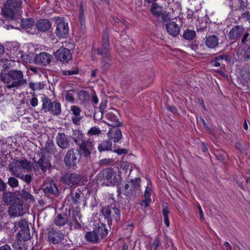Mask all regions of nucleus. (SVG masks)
<instances>
[{
  "instance_id": "12",
  "label": "nucleus",
  "mask_w": 250,
  "mask_h": 250,
  "mask_svg": "<svg viewBox=\"0 0 250 250\" xmlns=\"http://www.w3.org/2000/svg\"><path fill=\"white\" fill-rule=\"evenodd\" d=\"M30 164L26 160L17 161L13 164V165L9 166V170L13 174L17 177H20L21 173V169H28L30 168Z\"/></svg>"
},
{
  "instance_id": "22",
  "label": "nucleus",
  "mask_w": 250,
  "mask_h": 250,
  "mask_svg": "<svg viewBox=\"0 0 250 250\" xmlns=\"http://www.w3.org/2000/svg\"><path fill=\"white\" fill-rule=\"evenodd\" d=\"M72 112L71 119L72 123L76 125H80L82 117L81 116V109L76 105H72L70 107Z\"/></svg>"
},
{
  "instance_id": "4",
  "label": "nucleus",
  "mask_w": 250,
  "mask_h": 250,
  "mask_svg": "<svg viewBox=\"0 0 250 250\" xmlns=\"http://www.w3.org/2000/svg\"><path fill=\"white\" fill-rule=\"evenodd\" d=\"M140 182L141 179L140 178L130 179L128 183L118 188L117 190L118 195L123 194L128 197V199L134 198L137 193H138L140 190Z\"/></svg>"
},
{
  "instance_id": "28",
  "label": "nucleus",
  "mask_w": 250,
  "mask_h": 250,
  "mask_svg": "<svg viewBox=\"0 0 250 250\" xmlns=\"http://www.w3.org/2000/svg\"><path fill=\"white\" fill-rule=\"evenodd\" d=\"M85 238L87 241L93 243H97L99 241L98 236L94 230L87 232L85 234Z\"/></svg>"
},
{
  "instance_id": "18",
  "label": "nucleus",
  "mask_w": 250,
  "mask_h": 250,
  "mask_svg": "<svg viewBox=\"0 0 250 250\" xmlns=\"http://www.w3.org/2000/svg\"><path fill=\"white\" fill-rule=\"evenodd\" d=\"M42 189L44 194L49 196L50 195H56L58 193L59 190L56 185L53 182L45 181L42 185Z\"/></svg>"
},
{
  "instance_id": "19",
  "label": "nucleus",
  "mask_w": 250,
  "mask_h": 250,
  "mask_svg": "<svg viewBox=\"0 0 250 250\" xmlns=\"http://www.w3.org/2000/svg\"><path fill=\"white\" fill-rule=\"evenodd\" d=\"M52 56L46 52H42L36 55L34 62L37 64L46 65L51 61Z\"/></svg>"
},
{
  "instance_id": "64",
  "label": "nucleus",
  "mask_w": 250,
  "mask_h": 250,
  "mask_svg": "<svg viewBox=\"0 0 250 250\" xmlns=\"http://www.w3.org/2000/svg\"><path fill=\"white\" fill-rule=\"evenodd\" d=\"M114 151L120 155H121L123 154H126L127 153V150L125 148L118 149L115 150Z\"/></svg>"
},
{
  "instance_id": "44",
  "label": "nucleus",
  "mask_w": 250,
  "mask_h": 250,
  "mask_svg": "<svg viewBox=\"0 0 250 250\" xmlns=\"http://www.w3.org/2000/svg\"><path fill=\"white\" fill-rule=\"evenodd\" d=\"M15 215L21 216L23 215L25 211L23 208V205L21 204H18L15 207Z\"/></svg>"
},
{
  "instance_id": "24",
  "label": "nucleus",
  "mask_w": 250,
  "mask_h": 250,
  "mask_svg": "<svg viewBox=\"0 0 250 250\" xmlns=\"http://www.w3.org/2000/svg\"><path fill=\"white\" fill-rule=\"evenodd\" d=\"M36 27L39 31L45 32L51 28V24L49 20L42 19L37 21Z\"/></svg>"
},
{
  "instance_id": "51",
  "label": "nucleus",
  "mask_w": 250,
  "mask_h": 250,
  "mask_svg": "<svg viewBox=\"0 0 250 250\" xmlns=\"http://www.w3.org/2000/svg\"><path fill=\"white\" fill-rule=\"evenodd\" d=\"M7 5L11 7H18L20 4V1L18 2L17 0H7Z\"/></svg>"
},
{
  "instance_id": "7",
  "label": "nucleus",
  "mask_w": 250,
  "mask_h": 250,
  "mask_svg": "<svg viewBox=\"0 0 250 250\" xmlns=\"http://www.w3.org/2000/svg\"><path fill=\"white\" fill-rule=\"evenodd\" d=\"M42 108L45 112H49L53 115L58 116L61 113V104L57 101L52 102L47 97L42 99Z\"/></svg>"
},
{
  "instance_id": "2",
  "label": "nucleus",
  "mask_w": 250,
  "mask_h": 250,
  "mask_svg": "<svg viewBox=\"0 0 250 250\" xmlns=\"http://www.w3.org/2000/svg\"><path fill=\"white\" fill-rule=\"evenodd\" d=\"M97 54L102 56V67L107 69L110 65L111 55L109 46V37L107 29L104 30L102 40V47L97 50Z\"/></svg>"
},
{
  "instance_id": "52",
  "label": "nucleus",
  "mask_w": 250,
  "mask_h": 250,
  "mask_svg": "<svg viewBox=\"0 0 250 250\" xmlns=\"http://www.w3.org/2000/svg\"><path fill=\"white\" fill-rule=\"evenodd\" d=\"M160 245V241L158 238H155L151 244V250H156Z\"/></svg>"
},
{
  "instance_id": "8",
  "label": "nucleus",
  "mask_w": 250,
  "mask_h": 250,
  "mask_svg": "<svg viewBox=\"0 0 250 250\" xmlns=\"http://www.w3.org/2000/svg\"><path fill=\"white\" fill-rule=\"evenodd\" d=\"M83 176L76 173L66 172L61 177V181L68 187L80 185L83 180Z\"/></svg>"
},
{
  "instance_id": "35",
  "label": "nucleus",
  "mask_w": 250,
  "mask_h": 250,
  "mask_svg": "<svg viewBox=\"0 0 250 250\" xmlns=\"http://www.w3.org/2000/svg\"><path fill=\"white\" fill-rule=\"evenodd\" d=\"M2 15L6 18L13 19L15 16L14 11L11 8L5 7L2 9Z\"/></svg>"
},
{
  "instance_id": "11",
  "label": "nucleus",
  "mask_w": 250,
  "mask_h": 250,
  "mask_svg": "<svg viewBox=\"0 0 250 250\" xmlns=\"http://www.w3.org/2000/svg\"><path fill=\"white\" fill-rule=\"evenodd\" d=\"M81 155L79 151L77 149L68 150L64 158L65 165L69 167L75 166L79 161Z\"/></svg>"
},
{
  "instance_id": "16",
  "label": "nucleus",
  "mask_w": 250,
  "mask_h": 250,
  "mask_svg": "<svg viewBox=\"0 0 250 250\" xmlns=\"http://www.w3.org/2000/svg\"><path fill=\"white\" fill-rule=\"evenodd\" d=\"M81 150V153L83 156L86 158H89L91 155V151L93 150L94 145L90 139L87 140H83L79 145Z\"/></svg>"
},
{
  "instance_id": "46",
  "label": "nucleus",
  "mask_w": 250,
  "mask_h": 250,
  "mask_svg": "<svg viewBox=\"0 0 250 250\" xmlns=\"http://www.w3.org/2000/svg\"><path fill=\"white\" fill-rule=\"evenodd\" d=\"M242 37L241 40V44L244 45L248 41H250V34L248 32H244V34H242Z\"/></svg>"
},
{
  "instance_id": "61",
  "label": "nucleus",
  "mask_w": 250,
  "mask_h": 250,
  "mask_svg": "<svg viewBox=\"0 0 250 250\" xmlns=\"http://www.w3.org/2000/svg\"><path fill=\"white\" fill-rule=\"evenodd\" d=\"M112 159H104L100 161V164L101 165H106L111 162H112Z\"/></svg>"
},
{
  "instance_id": "5",
  "label": "nucleus",
  "mask_w": 250,
  "mask_h": 250,
  "mask_svg": "<svg viewBox=\"0 0 250 250\" xmlns=\"http://www.w3.org/2000/svg\"><path fill=\"white\" fill-rule=\"evenodd\" d=\"M32 167L36 175L43 177L47 170L51 167L50 160L44 155H42L38 161L32 163Z\"/></svg>"
},
{
  "instance_id": "38",
  "label": "nucleus",
  "mask_w": 250,
  "mask_h": 250,
  "mask_svg": "<svg viewBox=\"0 0 250 250\" xmlns=\"http://www.w3.org/2000/svg\"><path fill=\"white\" fill-rule=\"evenodd\" d=\"M78 99L82 103H85L89 100L88 93L83 90H81L78 93Z\"/></svg>"
},
{
  "instance_id": "55",
  "label": "nucleus",
  "mask_w": 250,
  "mask_h": 250,
  "mask_svg": "<svg viewBox=\"0 0 250 250\" xmlns=\"http://www.w3.org/2000/svg\"><path fill=\"white\" fill-rule=\"evenodd\" d=\"M151 202L150 198H146V199L143 200L140 203V205L142 207L146 208L148 207Z\"/></svg>"
},
{
  "instance_id": "30",
  "label": "nucleus",
  "mask_w": 250,
  "mask_h": 250,
  "mask_svg": "<svg viewBox=\"0 0 250 250\" xmlns=\"http://www.w3.org/2000/svg\"><path fill=\"white\" fill-rule=\"evenodd\" d=\"M83 135L79 130H73L72 139L77 145H80L83 141Z\"/></svg>"
},
{
  "instance_id": "26",
  "label": "nucleus",
  "mask_w": 250,
  "mask_h": 250,
  "mask_svg": "<svg viewBox=\"0 0 250 250\" xmlns=\"http://www.w3.org/2000/svg\"><path fill=\"white\" fill-rule=\"evenodd\" d=\"M68 218L66 214H58L54 220V224L59 227L63 226L67 224Z\"/></svg>"
},
{
  "instance_id": "48",
  "label": "nucleus",
  "mask_w": 250,
  "mask_h": 250,
  "mask_svg": "<svg viewBox=\"0 0 250 250\" xmlns=\"http://www.w3.org/2000/svg\"><path fill=\"white\" fill-rule=\"evenodd\" d=\"M8 183L9 185L12 188L17 187L19 185V182L17 179L13 177L9 178Z\"/></svg>"
},
{
  "instance_id": "14",
  "label": "nucleus",
  "mask_w": 250,
  "mask_h": 250,
  "mask_svg": "<svg viewBox=\"0 0 250 250\" xmlns=\"http://www.w3.org/2000/svg\"><path fill=\"white\" fill-rule=\"evenodd\" d=\"M118 111L115 109H111L108 111L105 115L107 121H104L108 125L112 127H118L122 125V123L120 122L117 116Z\"/></svg>"
},
{
  "instance_id": "63",
  "label": "nucleus",
  "mask_w": 250,
  "mask_h": 250,
  "mask_svg": "<svg viewBox=\"0 0 250 250\" xmlns=\"http://www.w3.org/2000/svg\"><path fill=\"white\" fill-rule=\"evenodd\" d=\"M150 189L147 187L146 188V190L145 192L144 196L146 198H150Z\"/></svg>"
},
{
  "instance_id": "1",
  "label": "nucleus",
  "mask_w": 250,
  "mask_h": 250,
  "mask_svg": "<svg viewBox=\"0 0 250 250\" xmlns=\"http://www.w3.org/2000/svg\"><path fill=\"white\" fill-rule=\"evenodd\" d=\"M23 77L22 71L17 69L11 70L0 77L1 81L6 83V86L8 89L26 85L27 80Z\"/></svg>"
},
{
  "instance_id": "54",
  "label": "nucleus",
  "mask_w": 250,
  "mask_h": 250,
  "mask_svg": "<svg viewBox=\"0 0 250 250\" xmlns=\"http://www.w3.org/2000/svg\"><path fill=\"white\" fill-rule=\"evenodd\" d=\"M161 16H162V21L164 22H167L170 20L168 13L166 11H164Z\"/></svg>"
},
{
  "instance_id": "42",
  "label": "nucleus",
  "mask_w": 250,
  "mask_h": 250,
  "mask_svg": "<svg viewBox=\"0 0 250 250\" xmlns=\"http://www.w3.org/2000/svg\"><path fill=\"white\" fill-rule=\"evenodd\" d=\"M101 133V130L95 126L91 127L87 132L88 136L99 135Z\"/></svg>"
},
{
  "instance_id": "33",
  "label": "nucleus",
  "mask_w": 250,
  "mask_h": 250,
  "mask_svg": "<svg viewBox=\"0 0 250 250\" xmlns=\"http://www.w3.org/2000/svg\"><path fill=\"white\" fill-rule=\"evenodd\" d=\"M2 200L6 204H9L15 200V196L12 192H4Z\"/></svg>"
},
{
  "instance_id": "56",
  "label": "nucleus",
  "mask_w": 250,
  "mask_h": 250,
  "mask_svg": "<svg viewBox=\"0 0 250 250\" xmlns=\"http://www.w3.org/2000/svg\"><path fill=\"white\" fill-rule=\"evenodd\" d=\"M65 100L66 101L73 103L74 102V98L73 95L71 93H67L65 95Z\"/></svg>"
},
{
  "instance_id": "37",
  "label": "nucleus",
  "mask_w": 250,
  "mask_h": 250,
  "mask_svg": "<svg viewBox=\"0 0 250 250\" xmlns=\"http://www.w3.org/2000/svg\"><path fill=\"white\" fill-rule=\"evenodd\" d=\"M228 56L226 54L219 55L215 58H214V64L213 66L215 67H219L221 66V63L220 61H222L223 60H225L226 61H228Z\"/></svg>"
},
{
  "instance_id": "10",
  "label": "nucleus",
  "mask_w": 250,
  "mask_h": 250,
  "mask_svg": "<svg viewBox=\"0 0 250 250\" xmlns=\"http://www.w3.org/2000/svg\"><path fill=\"white\" fill-rule=\"evenodd\" d=\"M55 24L56 26L55 33L59 38H65L68 35V23L65 22L63 18H55Z\"/></svg>"
},
{
  "instance_id": "36",
  "label": "nucleus",
  "mask_w": 250,
  "mask_h": 250,
  "mask_svg": "<svg viewBox=\"0 0 250 250\" xmlns=\"http://www.w3.org/2000/svg\"><path fill=\"white\" fill-rule=\"evenodd\" d=\"M81 194L82 193L80 190L74 193L72 191L70 192L72 202H73V204L78 205L80 203Z\"/></svg>"
},
{
  "instance_id": "13",
  "label": "nucleus",
  "mask_w": 250,
  "mask_h": 250,
  "mask_svg": "<svg viewBox=\"0 0 250 250\" xmlns=\"http://www.w3.org/2000/svg\"><path fill=\"white\" fill-rule=\"evenodd\" d=\"M47 238L49 242L53 244H59L64 239L63 233L56 228H50L47 232Z\"/></svg>"
},
{
  "instance_id": "62",
  "label": "nucleus",
  "mask_w": 250,
  "mask_h": 250,
  "mask_svg": "<svg viewBox=\"0 0 250 250\" xmlns=\"http://www.w3.org/2000/svg\"><path fill=\"white\" fill-rule=\"evenodd\" d=\"M99 102L98 98L95 94H93L92 98V103L93 105H96Z\"/></svg>"
},
{
  "instance_id": "45",
  "label": "nucleus",
  "mask_w": 250,
  "mask_h": 250,
  "mask_svg": "<svg viewBox=\"0 0 250 250\" xmlns=\"http://www.w3.org/2000/svg\"><path fill=\"white\" fill-rule=\"evenodd\" d=\"M14 250H26V248L24 244L21 241L20 242H15L13 244Z\"/></svg>"
},
{
  "instance_id": "58",
  "label": "nucleus",
  "mask_w": 250,
  "mask_h": 250,
  "mask_svg": "<svg viewBox=\"0 0 250 250\" xmlns=\"http://www.w3.org/2000/svg\"><path fill=\"white\" fill-rule=\"evenodd\" d=\"M73 227L76 229H81L82 228V225L76 219H74Z\"/></svg>"
},
{
  "instance_id": "29",
  "label": "nucleus",
  "mask_w": 250,
  "mask_h": 250,
  "mask_svg": "<svg viewBox=\"0 0 250 250\" xmlns=\"http://www.w3.org/2000/svg\"><path fill=\"white\" fill-rule=\"evenodd\" d=\"M112 143L110 140L102 141L98 145V149L100 152L111 150Z\"/></svg>"
},
{
  "instance_id": "21",
  "label": "nucleus",
  "mask_w": 250,
  "mask_h": 250,
  "mask_svg": "<svg viewBox=\"0 0 250 250\" xmlns=\"http://www.w3.org/2000/svg\"><path fill=\"white\" fill-rule=\"evenodd\" d=\"M110 140H113L114 143L118 142L122 138L121 130L117 127H112L110 128L107 133Z\"/></svg>"
},
{
  "instance_id": "27",
  "label": "nucleus",
  "mask_w": 250,
  "mask_h": 250,
  "mask_svg": "<svg viewBox=\"0 0 250 250\" xmlns=\"http://www.w3.org/2000/svg\"><path fill=\"white\" fill-rule=\"evenodd\" d=\"M96 232L98 237L100 236L101 238H104L106 237L108 234V229L105 226L104 224H101L100 226L94 229Z\"/></svg>"
},
{
  "instance_id": "17",
  "label": "nucleus",
  "mask_w": 250,
  "mask_h": 250,
  "mask_svg": "<svg viewBox=\"0 0 250 250\" xmlns=\"http://www.w3.org/2000/svg\"><path fill=\"white\" fill-rule=\"evenodd\" d=\"M245 30L242 25H235L229 31L228 34V38L234 41H237L242 35Z\"/></svg>"
},
{
  "instance_id": "39",
  "label": "nucleus",
  "mask_w": 250,
  "mask_h": 250,
  "mask_svg": "<svg viewBox=\"0 0 250 250\" xmlns=\"http://www.w3.org/2000/svg\"><path fill=\"white\" fill-rule=\"evenodd\" d=\"M80 69L78 67H75L72 70H62V74L64 76H71L78 75L80 73Z\"/></svg>"
},
{
  "instance_id": "50",
  "label": "nucleus",
  "mask_w": 250,
  "mask_h": 250,
  "mask_svg": "<svg viewBox=\"0 0 250 250\" xmlns=\"http://www.w3.org/2000/svg\"><path fill=\"white\" fill-rule=\"evenodd\" d=\"M88 198L90 200V206L92 208L95 207L98 205V202L94 194L89 195Z\"/></svg>"
},
{
  "instance_id": "59",
  "label": "nucleus",
  "mask_w": 250,
  "mask_h": 250,
  "mask_svg": "<svg viewBox=\"0 0 250 250\" xmlns=\"http://www.w3.org/2000/svg\"><path fill=\"white\" fill-rule=\"evenodd\" d=\"M81 28L82 30L85 28V18H79Z\"/></svg>"
},
{
  "instance_id": "40",
  "label": "nucleus",
  "mask_w": 250,
  "mask_h": 250,
  "mask_svg": "<svg viewBox=\"0 0 250 250\" xmlns=\"http://www.w3.org/2000/svg\"><path fill=\"white\" fill-rule=\"evenodd\" d=\"M239 19L242 20L243 21H250V11L249 10H246L240 12V15Z\"/></svg>"
},
{
  "instance_id": "6",
  "label": "nucleus",
  "mask_w": 250,
  "mask_h": 250,
  "mask_svg": "<svg viewBox=\"0 0 250 250\" xmlns=\"http://www.w3.org/2000/svg\"><path fill=\"white\" fill-rule=\"evenodd\" d=\"M101 212L105 218L107 219L108 225L111 223L112 220L116 222L120 220L121 211L114 206L112 205L104 206L101 208Z\"/></svg>"
},
{
  "instance_id": "43",
  "label": "nucleus",
  "mask_w": 250,
  "mask_h": 250,
  "mask_svg": "<svg viewBox=\"0 0 250 250\" xmlns=\"http://www.w3.org/2000/svg\"><path fill=\"white\" fill-rule=\"evenodd\" d=\"M21 197L22 198L29 203L34 202L35 201L33 196L26 191H22L21 193Z\"/></svg>"
},
{
  "instance_id": "9",
  "label": "nucleus",
  "mask_w": 250,
  "mask_h": 250,
  "mask_svg": "<svg viewBox=\"0 0 250 250\" xmlns=\"http://www.w3.org/2000/svg\"><path fill=\"white\" fill-rule=\"evenodd\" d=\"M14 229L15 231L18 230L19 229L21 230L17 234L19 239L23 241H26L30 239L31 235L29 231L28 224L27 221L22 220L18 222H15Z\"/></svg>"
},
{
  "instance_id": "57",
  "label": "nucleus",
  "mask_w": 250,
  "mask_h": 250,
  "mask_svg": "<svg viewBox=\"0 0 250 250\" xmlns=\"http://www.w3.org/2000/svg\"><path fill=\"white\" fill-rule=\"evenodd\" d=\"M216 157L217 160L223 162L226 159V154L224 152H221L217 155H216Z\"/></svg>"
},
{
  "instance_id": "15",
  "label": "nucleus",
  "mask_w": 250,
  "mask_h": 250,
  "mask_svg": "<svg viewBox=\"0 0 250 250\" xmlns=\"http://www.w3.org/2000/svg\"><path fill=\"white\" fill-rule=\"evenodd\" d=\"M55 58L63 62L67 63L72 59V55L69 49L61 47L54 53Z\"/></svg>"
},
{
  "instance_id": "31",
  "label": "nucleus",
  "mask_w": 250,
  "mask_h": 250,
  "mask_svg": "<svg viewBox=\"0 0 250 250\" xmlns=\"http://www.w3.org/2000/svg\"><path fill=\"white\" fill-rule=\"evenodd\" d=\"M150 11L153 15L156 17L160 16L164 12L162 9V7L159 5L157 3L152 4Z\"/></svg>"
},
{
  "instance_id": "34",
  "label": "nucleus",
  "mask_w": 250,
  "mask_h": 250,
  "mask_svg": "<svg viewBox=\"0 0 250 250\" xmlns=\"http://www.w3.org/2000/svg\"><path fill=\"white\" fill-rule=\"evenodd\" d=\"M34 24V21L31 18L22 20L21 23V27L26 29L31 28Z\"/></svg>"
},
{
  "instance_id": "3",
  "label": "nucleus",
  "mask_w": 250,
  "mask_h": 250,
  "mask_svg": "<svg viewBox=\"0 0 250 250\" xmlns=\"http://www.w3.org/2000/svg\"><path fill=\"white\" fill-rule=\"evenodd\" d=\"M121 179V175L111 168L104 169L98 175V180L107 186L119 185Z\"/></svg>"
},
{
  "instance_id": "20",
  "label": "nucleus",
  "mask_w": 250,
  "mask_h": 250,
  "mask_svg": "<svg viewBox=\"0 0 250 250\" xmlns=\"http://www.w3.org/2000/svg\"><path fill=\"white\" fill-rule=\"evenodd\" d=\"M56 142L59 147L66 149L69 147V142L66 135L63 133H58L56 137Z\"/></svg>"
},
{
  "instance_id": "60",
  "label": "nucleus",
  "mask_w": 250,
  "mask_h": 250,
  "mask_svg": "<svg viewBox=\"0 0 250 250\" xmlns=\"http://www.w3.org/2000/svg\"><path fill=\"white\" fill-rule=\"evenodd\" d=\"M30 104L32 107L36 106L38 104V100L36 97H33L30 100Z\"/></svg>"
},
{
  "instance_id": "49",
  "label": "nucleus",
  "mask_w": 250,
  "mask_h": 250,
  "mask_svg": "<svg viewBox=\"0 0 250 250\" xmlns=\"http://www.w3.org/2000/svg\"><path fill=\"white\" fill-rule=\"evenodd\" d=\"M19 178L22 179L27 184H30L32 180V177L31 175L28 174L25 175H22L21 174Z\"/></svg>"
},
{
  "instance_id": "23",
  "label": "nucleus",
  "mask_w": 250,
  "mask_h": 250,
  "mask_svg": "<svg viewBox=\"0 0 250 250\" xmlns=\"http://www.w3.org/2000/svg\"><path fill=\"white\" fill-rule=\"evenodd\" d=\"M166 30L168 34L173 37L178 35L180 31V27L174 21H170L167 24Z\"/></svg>"
},
{
  "instance_id": "47",
  "label": "nucleus",
  "mask_w": 250,
  "mask_h": 250,
  "mask_svg": "<svg viewBox=\"0 0 250 250\" xmlns=\"http://www.w3.org/2000/svg\"><path fill=\"white\" fill-rule=\"evenodd\" d=\"M248 4L247 2H245L244 0H240L239 5L237 8V11L239 12H241L243 11H245L248 9Z\"/></svg>"
},
{
  "instance_id": "41",
  "label": "nucleus",
  "mask_w": 250,
  "mask_h": 250,
  "mask_svg": "<svg viewBox=\"0 0 250 250\" xmlns=\"http://www.w3.org/2000/svg\"><path fill=\"white\" fill-rule=\"evenodd\" d=\"M168 213L169 211L168 207L166 206L163 209L162 213L164 217V222L167 227H169V226Z\"/></svg>"
},
{
  "instance_id": "32",
  "label": "nucleus",
  "mask_w": 250,
  "mask_h": 250,
  "mask_svg": "<svg viewBox=\"0 0 250 250\" xmlns=\"http://www.w3.org/2000/svg\"><path fill=\"white\" fill-rule=\"evenodd\" d=\"M196 36V33L194 30L188 29L184 31L182 37L186 40L192 41Z\"/></svg>"
},
{
  "instance_id": "25",
  "label": "nucleus",
  "mask_w": 250,
  "mask_h": 250,
  "mask_svg": "<svg viewBox=\"0 0 250 250\" xmlns=\"http://www.w3.org/2000/svg\"><path fill=\"white\" fill-rule=\"evenodd\" d=\"M218 37L215 35L208 36L205 41V45L209 48L213 49L218 45Z\"/></svg>"
},
{
  "instance_id": "53",
  "label": "nucleus",
  "mask_w": 250,
  "mask_h": 250,
  "mask_svg": "<svg viewBox=\"0 0 250 250\" xmlns=\"http://www.w3.org/2000/svg\"><path fill=\"white\" fill-rule=\"evenodd\" d=\"M86 10V7L83 5L82 3L80 4L79 18H85L84 13Z\"/></svg>"
}]
</instances>
